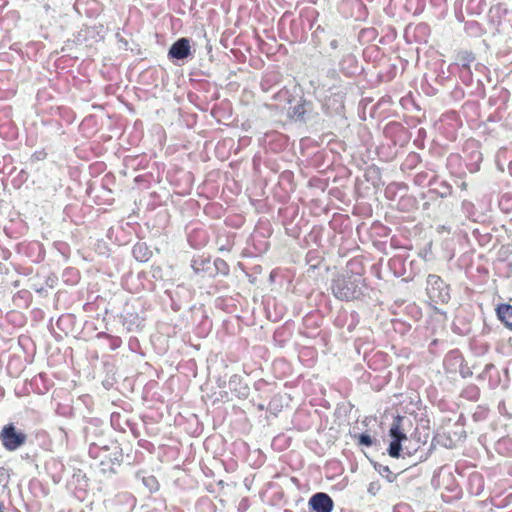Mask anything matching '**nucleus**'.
I'll list each match as a JSON object with an SVG mask.
<instances>
[{
  "label": "nucleus",
  "instance_id": "obj_4",
  "mask_svg": "<svg viewBox=\"0 0 512 512\" xmlns=\"http://www.w3.org/2000/svg\"><path fill=\"white\" fill-rule=\"evenodd\" d=\"M403 417L396 416L389 430V435L392 437V441L388 448V453L393 458H398L401 451V442L407 440V436L403 431Z\"/></svg>",
  "mask_w": 512,
  "mask_h": 512
},
{
  "label": "nucleus",
  "instance_id": "obj_10",
  "mask_svg": "<svg viewBox=\"0 0 512 512\" xmlns=\"http://www.w3.org/2000/svg\"><path fill=\"white\" fill-rule=\"evenodd\" d=\"M379 488H380V485H379V483H378V482H377V483H371V484L369 485L368 491H369L370 493H372V494H375V493H376V491H378V490H379Z\"/></svg>",
  "mask_w": 512,
  "mask_h": 512
},
{
  "label": "nucleus",
  "instance_id": "obj_7",
  "mask_svg": "<svg viewBox=\"0 0 512 512\" xmlns=\"http://www.w3.org/2000/svg\"><path fill=\"white\" fill-rule=\"evenodd\" d=\"M497 315L501 322L512 330V305L501 304L497 308Z\"/></svg>",
  "mask_w": 512,
  "mask_h": 512
},
{
  "label": "nucleus",
  "instance_id": "obj_15",
  "mask_svg": "<svg viewBox=\"0 0 512 512\" xmlns=\"http://www.w3.org/2000/svg\"><path fill=\"white\" fill-rule=\"evenodd\" d=\"M0 512H4L3 504L0 502Z\"/></svg>",
  "mask_w": 512,
  "mask_h": 512
},
{
  "label": "nucleus",
  "instance_id": "obj_14",
  "mask_svg": "<svg viewBox=\"0 0 512 512\" xmlns=\"http://www.w3.org/2000/svg\"><path fill=\"white\" fill-rule=\"evenodd\" d=\"M69 318H70V316L61 317V318H60V320H59V322H61V321L65 320V319H69Z\"/></svg>",
  "mask_w": 512,
  "mask_h": 512
},
{
  "label": "nucleus",
  "instance_id": "obj_6",
  "mask_svg": "<svg viewBox=\"0 0 512 512\" xmlns=\"http://www.w3.org/2000/svg\"><path fill=\"white\" fill-rule=\"evenodd\" d=\"M191 53V47L187 38L177 40L169 50V56L176 59H185Z\"/></svg>",
  "mask_w": 512,
  "mask_h": 512
},
{
  "label": "nucleus",
  "instance_id": "obj_9",
  "mask_svg": "<svg viewBox=\"0 0 512 512\" xmlns=\"http://www.w3.org/2000/svg\"><path fill=\"white\" fill-rule=\"evenodd\" d=\"M358 439H359L360 444L365 445L367 447H369L373 444V440H372L371 436L368 434H360Z\"/></svg>",
  "mask_w": 512,
  "mask_h": 512
},
{
  "label": "nucleus",
  "instance_id": "obj_11",
  "mask_svg": "<svg viewBox=\"0 0 512 512\" xmlns=\"http://www.w3.org/2000/svg\"><path fill=\"white\" fill-rule=\"evenodd\" d=\"M383 470L385 472H389V475L387 476V479L389 482H393L396 479V475L390 472L389 467L386 466V467H384Z\"/></svg>",
  "mask_w": 512,
  "mask_h": 512
},
{
  "label": "nucleus",
  "instance_id": "obj_5",
  "mask_svg": "<svg viewBox=\"0 0 512 512\" xmlns=\"http://www.w3.org/2000/svg\"><path fill=\"white\" fill-rule=\"evenodd\" d=\"M308 505L315 512H331L334 507L332 498L323 492L314 494L309 499Z\"/></svg>",
  "mask_w": 512,
  "mask_h": 512
},
{
  "label": "nucleus",
  "instance_id": "obj_13",
  "mask_svg": "<svg viewBox=\"0 0 512 512\" xmlns=\"http://www.w3.org/2000/svg\"><path fill=\"white\" fill-rule=\"evenodd\" d=\"M461 188L462 189H466L467 188V183L463 182L462 185H461Z\"/></svg>",
  "mask_w": 512,
  "mask_h": 512
},
{
  "label": "nucleus",
  "instance_id": "obj_1",
  "mask_svg": "<svg viewBox=\"0 0 512 512\" xmlns=\"http://www.w3.org/2000/svg\"><path fill=\"white\" fill-rule=\"evenodd\" d=\"M333 295L342 301H353L359 299L363 292L359 280L352 276H339L332 284Z\"/></svg>",
  "mask_w": 512,
  "mask_h": 512
},
{
  "label": "nucleus",
  "instance_id": "obj_8",
  "mask_svg": "<svg viewBox=\"0 0 512 512\" xmlns=\"http://www.w3.org/2000/svg\"><path fill=\"white\" fill-rule=\"evenodd\" d=\"M133 254L136 259H140L142 261L146 260L148 254L147 247L145 246V244L138 243L133 248Z\"/></svg>",
  "mask_w": 512,
  "mask_h": 512
},
{
  "label": "nucleus",
  "instance_id": "obj_3",
  "mask_svg": "<svg viewBox=\"0 0 512 512\" xmlns=\"http://www.w3.org/2000/svg\"><path fill=\"white\" fill-rule=\"evenodd\" d=\"M26 435L18 432L13 424L5 425L0 432V440L8 451H15L26 442Z\"/></svg>",
  "mask_w": 512,
  "mask_h": 512
},
{
  "label": "nucleus",
  "instance_id": "obj_12",
  "mask_svg": "<svg viewBox=\"0 0 512 512\" xmlns=\"http://www.w3.org/2000/svg\"><path fill=\"white\" fill-rule=\"evenodd\" d=\"M46 153L44 151H41V152H36L34 153V157L37 159V160H42L46 157Z\"/></svg>",
  "mask_w": 512,
  "mask_h": 512
},
{
  "label": "nucleus",
  "instance_id": "obj_2",
  "mask_svg": "<svg viewBox=\"0 0 512 512\" xmlns=\"http://www.w3.org/2000/svg\"><path fill=\"white\" fill-rule=\"evenodd\" d=\"M427 294L437 304L448 303L451 298L447 285L436 274H430L427 278Z\"/></svg>",
  "mask_w": 512,
  "mask_h": 512
}]
</instances>
